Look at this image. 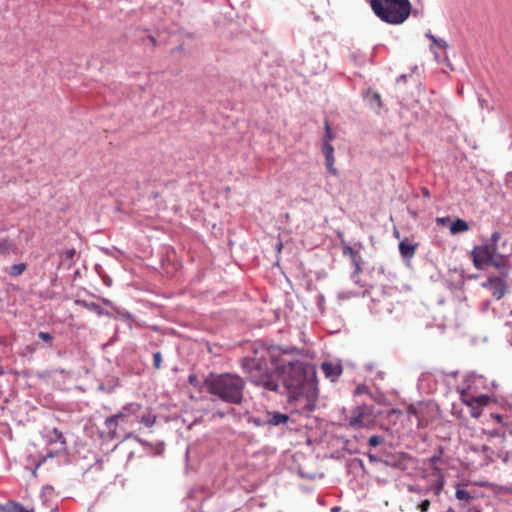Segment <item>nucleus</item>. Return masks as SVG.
Here are the masks:
<instances>
[{
  "label": "nucleus",
  "mask_w": 512,
  "mask_h": 512,
  "mask_svg": "<svg viewBox=\"0 0 512 512\" xmlns=\"http://www.w3.org/2000/svg\"><path fill=\"white\" fill-rule=\"evenodd\" d=\"M242 368L253 384L272 392L279 391V384L274 377V372H277L285 394L313 385L316 373L313 365L302 361L290 351L266 344H256L253 356L242 360Z\"/></svg>",
  "instance_id": "obj_1"
},
{
  "label": "nucleus",
  "mask_w": 512,
  "mask_h": 512,
  "mask_svg": "<svg viewBox=\"0 0 512 512\" xmlns=\"http://www.w3.org/2000/svg\"><path fill=\"white\" fill-rule=\"evenodd\" d=\"M205 385L208 392L226 403L241 404L245 381L236 374L223 373L216 376H210L206 379Z\"/></svg>",
  "instance_id": "obj_2"
},
{
  "label": "nucleus",
  "mask_w": 512,
  "mask_h": 512,
  "mask_svg": "<svg viewBox=\"0 0 512 512\" xmlns=\"http://www.w3.org/2000/svg\"><path fill=\"white\" fill-rule=\"evenodd\" d=\"M370 5L380 20L391 25L404 23L412 8L409 0H370Z\"/></svg>",
  "instance_id": "obj_3"
},
{
  "label": "nucleus",
  "mask_w": 512,
  "mask_h": 512,
  "mask_svg": "<svg viewBox=\"0 0 512 512\" xmlns=\"http://www.w3.org/2000/svg\"><path fill=\"white\" fill-rule=\"evenodd\" d=\"M471 256L477 269L494 266L502 275H507L509 271L508 258L497 252V247L494 243L475 246L471 251Z\"/></svg>",
  "instance_id": "obj_4"
},
{
  "label": "nucleus",
  "mask_w": 512,
  "mask_h": 512,
  "mask_svg": "<svg viewBox=\"0 0 512 512\" xmlns=\"http://www.w3.org/2000/svg\"><path fill=\"white\" fill-rule=\"evenodd\" d=\"M286 395L290 408L298 414L307 415L316 408L318 395L315 384Z\"/></svg>",
  "instance_id": "obj_5"
},
{
  "label": "nucleus",
  "mask_w": 512,
  "mask_h": 512,
  "mask_svg": "<svg viewBox=\"0 0 512 512\" xmlns=\"http://www.w3.org/2000/svg\"><path fill=\"white\" fill-rule=\"evenodd\" d=\"M348 423L355 429L373 428L376 423V414L374 407L369 405H360L351 411L348 417Z\"/></svg>",
  "instance_id": "obj_6"
},
{
  "label": "nucleus",
  "mask_w": 512,
  "mask_h": 512,
  "mask_svg": "<svg viewBox=\"0 0 512 512\" xmlns=\"http://www.w3.org/2000/svg\"><path fill=\"white\" fill-rule=\"evenodd\" d=\"M482 285L489 289L493 297L497 300H500L506 293V285L500 277H490Z\"/></svg>",
  "instance_id": "obj_7"
},
{
  "label": "nucleus",
  "mask_w": 512,
  "mask_h": 512,
  "mask_svg": "<svg viewBox=\"0 0 512 512\" xmlns=\"http://www.w3.org/2000/svg\"><path fill=\"white\" fill-rule=\"evenodd\" d=\"M444 481L442 477L436 478L430 485L421 487L420 485L409 486L408 490L413 493L427 495L433 492L434 495L438 496L443 489Z\"/></svg>",
  "instance_id": "obj_8"
},
{
  "label": "nucleus",
  "mask_w": 512,
  "mask_h": 512,
  "mask_svg": "<svg viewBox=\"0 0 512 512\" xmlns=\"http://www.w3.org/2000/svg\"><path fill=\"white\" fill-rule=\"evenodd\" d=\"M321 369L326 378L332 382L337 380L343 372L342 365L339 362L326 361L321 365Z\"/></svg>",
  "instance_id": "obj_9"
},
{
  "label": "nucleus",
  "mask_w": 512,
  "mask_h": 512,
  "mask_svg": "<svg viewBox=\"0 0 512 512\" xmlns=\"http://www.w3.org/2000/svg\"><path fill=\"white\" fill-rule=\"evenodd\" d=\"M426 409V406L423 404V403H418V404H411L408 408H407V413L409 416H414L416 419H417V426L419 428H423L425 426H427L428 424V421L424 418L423 416V413H424V410Z\"/></svg>",
  "instance_id": "obj_10"
},
{
  "label": "nucleus",
  "mask_w": 512,
  "mask_h": 512,
  "mask_svg": "<svg viewBox=\"0 0 512 512\" xmlns=\"http://www.w3.org/2000/svg\"><path fill=\"white\" fill-rule=\"evenodd\" d=\"M322 153L324 154L325 156V160H326V165H327V168H328V171L333 174V175H336L337 174V169L334 167V162H335V158H334V147L327 141H324L323 142V146H322Z\"/></svg>",
  "instance_id": "obj_11"
},
{
  "label": "nucleus",
  "mask_w": 512,
  "mask_h": 512,
  "mask_svg": "<svg viewBox=\"0 0 512 512\" xmlns=\"http://www.w3.org/2000/svg\"><path fill=\"white\" fill-rule=\"evenodd\" d=\"M123 416V414H114L105 419L104 425L107 429L108 436L111 439H116L119 437L117 428L120 426L119 418Z\"/></svg>",
  "instance_id": "obj_12"
},
{
  "label": "nucleus",
  "mask_w": 512,
  "mask_h": 512,
  "mask_svg": "<svg viewBox=\"0 0 512 512\" xmlns=\"http://www.w3.org/2000/svg\"><path fill=\"white\" fill-rule=\"evenodd\" d=\"M48 442L50 444H57L58 451L64 450L66 447V440L63 433L57 428L52 429L48 434Z\"/></svg>",
  "instance_id": "obj_13"
},
{
  "label": "nucleus",
  "mask_w": 512,
  "mask_h": 512,
  "mask_svg": "<svg viewBox=\"0 0 512 512\" xmlns=\"http://www.w3.org/2000/svg\"><path fill=\"white\" fill-rule=\"evenodd\" d=\"M0 512H34V509L27 508L15 501H9L4 505H0Z\"/></svg>",
  "instance_id": "obj_14"
},
{
  "label": "nucleus",
  "mask_w": 512,
  "mask_h": 512,
  "mask_svg": "<svg viewBox=\"0 0 512 512\" xmlns=\"http://www.w3.org/2000/svg\"><path fill=\"white\" fill-rule=\"evenodd\" d=\"M399 252L402 257L411 259L415 255L416 245L410 243L408 239H405L399 243Z\"/></svg>",
  "instance_id": "obj_15"
},
{
  "label": "nucleus",
  "mask_w": 512,
  "mask_h": 512,
  "mask_svg": "<svg viewBox=\"0 0 512 512\" xmlns=\"http://www.w3.org/2000/svg\"><path fill=\"white\" fill-rule=\"evenodd\" d=\"M343 254L345 256L350 257V259L352 260V263L355 267V274L359 275L361 273L362 269L358 262V258H359L358 251H355L351 246L346 245L343 247Z\"/></svg>",
  "instance_id": "obj_16"
},
{
  "label": "nucleus",
  "mask_w": 512,
  "mask_h": 512,
  "mask_svg": "<svg viewBox=\"0 0 512 512\" xmlns=\"http://www.w3.org/2000/svg\"><path fill=\"white\" fill-rule=\"evenodd\" d=\"M75 303L77 305H80L82 306L83 308L91 311V312H94L96 313L97 315L101 316V315H107V316H110V313L109 312H105L102 307L97 304V303H94V302H87L85 300H76Z\"/></svg>",
  "instance_id": "obj_17"
},
{
  "label": "nucleus",
  "mask_w": 512,
  "mask_h": 512,
  "mask_svg": "<svg viewBox=\"0 0 512 512\" xmlns=\"http://www.w3.org/2000/svg\"><path fill=\"white\" fill-rule=\"evenodd\" d=\"M15 244L9 239L0 240V256H8L16 253Z\"/></svg>",
  "instance_id": "obj_18"
},
{
  "label": "nucleus",
  "mask_w": 512,
  "mask_h": 512,
  "mask_svg": "<svg viewBox=\"0 0 512 512\" xmlns=\"http://www.w3.org/2000/svg\"><path fill=\"white\" fill-rule=\"evenodd\" d=\"M289 420V416L287 414H284V413H280V412H273V413H270V417L268 419V424L272 425V426H278V425H281V424H286Z\"/></svg>",
  "instance_id": "obj_19"
},
{
  "label": "nucleus",
  "mask_w": 512,
  "mask_h": 512,
  "mask_svg": "<svg viewBox=\"0 0 512 512\" xmlns=\"http://www.w3.org/2000/svg\"><path fill=\"white\" fill-rule=\"evenodd\" d=\"M469 230L468 223L463 219H456L450 226L451 234H458Z\"/></svg>",
  "instance_id": "obj_20"
},
{
  "label": "nucleus",
  "mask_w": 512,
  "mask_h": 512,
  "mask_svg": "<svg viewBox=\"0 0 512 512\" xmlns=\"http://www.w3.org/2000/svg\"><path fill=\"white\" fill-rule=\"evenodd\" d=\"M490 402V397L487 395H479L476 397H471L469 400L466 401V404L470 407L477 406V407H484L487 406Z\"/></svg>",
  "instance_id": "obj_21"
},
{
  "label": "nucleus",
  "mask_w": 512,
  "mask_h": 512,
  "mask_svg": "<svg viewBox=\"0 0 512 512\" xmlns=\"http://www.w3.org/2000/svg\"><path fill=\"white\" fill-rule=\"evenodd\" d=\"M141 409L138 403H129L125 405L117 414H125L128 418L136 415Z\"/></svg>",
  "instance_id": "obj_22"
},
{
  "label": "nucleus",
  "mask_w": 512,
  "mask_h": 512,
  "mask_svg": "<svg viewBox=\"0 0 512 512\" xmlns=\"http://www.w3.org/2000/svg\"><path fill=\"white\" fill-rule=\"evenodd\" d=\"M455 497L459 501L469 502L475 497V495L464 488L458 487L455 493Z\"/></svg>",
  "instance_id": "obj_23"
},
{
  "label": "nucleus",
  "mask_w": 512,
  "mask_h": 512,
  "mask_svg": "<svg viewBox=\"0 0 512 512\" xmlns=\"http://www.w3.org/2000/svg\"><path fill=\"white\" fill-rule=\"evenodd\" d=\"M441 454H442V450L439 451V454L437 455H434L430 458L427 459V462L429 464V466L436 472L437 474V478L438 477H441L440 475V470L439 468L437 467V463L440 461L441 459Z\"/></svg>",
  "instance_id": "obj_24"
},
{
  "label": "nucleus",
  "mask_w": 512,
  "mask_h": 512,
  "mask_svg": "<svg viewBox=\"0 0 512 512\" xmlns=\"http://www.w3.org/2000/svg\"><path fill=\"white\" fill-rule=\"evenodd\" d=\"M25 270H26V264H24V263L14 264L10 268V275L14 276V277L20 276Z\"/></svg>",
  "instance_id": "obj_25"
},
{
  "label": "nucleus",
  "mask_w": 512,
  "mask_h": 512,
  "mask_svg": "<svg viewBox=\"0 0 512 512\" xmlns=\"http://www.w3.org/2000/svg\"><path fill=\"white\" fill-rule=\"evenodd\" d=\"M156 417L150 413L141 416L140 422L146 427H152L155 423Z\"/></svg>",
  "instance_id": "obj_26"
},
{
  "label": "nucleus",
  "mask_w": 512,
  "mask_h": 512,
  "mask_svg": "<svg viewBox=\"0 0 512 512\" xmlns=\"http://www.w3.org/2000/svg\"><path fill=\"white\" fill-rule=\"evenodd\" d=\"M427 37L439 48L446 49L447 43L442 39H437L435 36L428 34Z\"/></svg>",
  "instance_id": "obj_27"
},
{
  "label": "nucleus",
  "mask_w": 512,
  "mask_h": 512,
  "mask_svg": "<svg viewBox=\"0 0 512 512\" xmlns=\"http://www.w3.org/2000/svg\"><path fill=\"white\" fill-rule=\"evenodd\" d=\"M382 442H383V438L378 435L371 436L368 441L369 445L372 447H376V446L380 445Z\"/></svg>",
  "instance_id": "obj_28"
},
{
  "label": "nucleus",
  "mask_w": 512,
  "mask_h": 512,
  "mask_svg": "<svg viewBox=\"0 0 512 512\" xmlns=\"http://www.w3.org/2000/svg\"><path fill=\"white\" fill-rule=\"evenodd\" d=\"M325 130H326V135H325L324 141L329 142L330 140H333L334 134H333L331 127L329 125V122L327 120L325 121Z\"/></svg>",
  "instance_id": "obj_29"
},
{
  "label": "nucleus",
  "mask_w": 512,
  "mask_h": 512,
  "mask_svg": "<svg viewBox=\"0 0 512 512\" xmlns=\"http://www.w3.org/2000/svg\"><path fill=\"white\" fill-rule=\"evenodd\" d=\"M161 363H162V355L160 352H156L154 353L153 355V365L156 369H160L161 368Z\"/></svg>",
  "instance_id": "obj_30"
},
{
  "label": "nucleus",
  "mask_w": 512,
  "mask_h": 512,
  "mask_svg": "<svg viewBox=\"0 0 512 512\" xmlns=\"http://www.w3.org/2000/svg\"><path fill=\"white\" fill-rule=\"evenodd\" d=\"M430 500L428 499H425L423 500L419 505H418V509L421 511V512H427L430 508Z\"/></svg>",
  "instance_id": "obj_31"
},
{
  "label": "nucleus",
  "mask_w": 512,
  "mask_h": 512,
  "mask_svg": "<svg viewBox=\"0 0 512 512\" xmlns=\"http://www.w3.org/2000/svg\"><path fill=\"white\" fill-rule=\"evenodd\" d=\"M38 337L41 340L48 342V343L51 342L53 339L52 336L48 332H43V331L39 332Z\"/></svg>",
  "instance_id": "obj_32"
},
{
  "label": "nucleus",
  "mask_w": 512,
  "mask_h": 512,
  "mask_svg": "<svg viewBox=\"0 0 512 512\" xmlns=\"http://www.w3.org/2000/svg\"><path fill=\"white\" fill-rule=\"evenodd\" d=\"M371 100H372L373 102H375V103L378 105V107H381V106H382L381 95H380L379 93L374 92V93L372 94V98H371Z\"/></svg>",
  "instance_id": "obj_33"
},
{
  "label": "nucleus",
  "mask_w": 512,
  "mask_h": 512,
  "mask_svg": "<svg viewBox=\"0 0 512 512\" xmlns=\"http://www.w3.org/2000/svg\"><path fill=\"white\" fill-rule=\"evenodd\" d=\"M481 407H477V406H473L471 407V416L473 418H478L480 417L481 415V410H480Z\"/></svg>",
  "instance_id": "obj_34"
},
{
  "label": "nucleus",
  "mask_w": 512,
  "mask_h": 512,
  "mask_svg": "<svg viewBox=\"0 0 512 512\" xmlns=\"http://www.w3.org/2000/svg\"><path fill=\"white\" fill-rule=\"evenodd\" d=\"M75 253H76L75 249H67L64 252V256H65L66 259L72 260L74 258V256H75Z\"/></svg>",
  "instance_id": "obj_35"
},
{
  "label": "nucleus",
  "mask_w": 512,
  "mask_h": 512,
  "mask_svg": "<svg viewBox=\"0 0 512 512\" xmlns=\"http://www.w3.org/2000/svg\"><path fill=\"white\" fill-rule=\"evenodd\" d=\"M123 415H124L123 417L119 418L120 425L132 423L131 418H128L125 414H123Z\"/></svg>",
  "instance_id": "obj_36"
},
{
  "label": "nucleus",
  "mask_w": 512,
  "mask_h": 512,
  "mask_svg": "<svg viewBox=\"0 0 512 512\" xmlns=\"http://www.w3.org/2000/svg\"><path fill=\"white\" fill-rule=\"evenodd\" d=\"M499 238H500V233L494 232L491 236V243H494L496 245V242Z\"/></svg>",
  "instance_id": "obj_37"
},
{
  "label": "nucleus",
  "mask_w": 512,
  "mask_h": 512,
  "mask_svg": "<svg viewBox=\"0 0 512 512\" xmlns=\"http://www.w3.org/2000/svg\"><path fill=\"white\" fill-rule=\"evenodd\" d=\"M189 383L192 384V385H197L198 383V379L195 375H190L189 376Z\"/></svg>",
  "instance_id": "obj_38"
},
{
  "label": "nucleus",
  "mask_w": 512,
  "mask_h": 512,
  "mask_svg": "<svg viewBox=\"0 0 512 512\" xmlns=\"http://www.w3.org/2000/svg\"><path fill=\"white\" fill-rule=\"evenodd\" d=\"M225 416V413L223 412H220V411H217L216 413H214L213 417H220V418H223Z\"/></svg>",
  "instance_id": "obj_39"
},
{
  "label": "nucleus",
  "mask_w": 512,
  "mask_h": 512,
  "mask_svg": "<svg viewBox=\"0 0 512 512\" xmlns=\"http://www.w3.org/2000/svg\"><path fill=\"white\" fill-rule=\"evenodd\" d=\"M447 512H453L452 510H448ZM467 512H480L479 510L477 509H474V508H470L467 510Z\"/></svg>",
  "instance_id": "obj_40"
},
{
  "label": "nucleus",
  "mask_w": 512,
  "mask_h": 512,
  "mask_svg": "<svg viewBox=\"0 0 512 512\" xmlns=\"http://www.w3.org/2000/svg\"><path fill=\"white\" fill-rule=\"evenodd\" d=\"M102 301H103V303H105L107 305L111 304L110 300H108V299L103 298Z\"/></svg>",
  "instance_id": "obj_41"
},
{
  "label": "nucleus",
  "mask_w": 512,
  "mask_h": 512,
  "mask_svg": "<svg viewBox=\"0 0 512 512\" xmlns=\"http://www.w3.org/2000/svg\"><path fill=\"white\" fill-rule=\"evenodd\" d=\"M423 193H424V195H426V196H428V195H429V192H428V190H427V189H425Z\"/></svg>",
  "instance_id": "obj_42"
},
{
  "label": "nucleus",
  "mask_w": 512,
  "mask_h": 512,
  "mask_svg": "<svg viewBox=\"0 0 512 512\" xmlns=\"http://www.w3.org/2000/svg\"><path fill=\"white\" fill-rule=\"evenodd\" d=\"M150 39H151V42H153L154 44L156 43V40L154 37H150Z\"/></svg>",
  "instance_id": "obj_43"
},
{
  "label": "nucleus",
  "mask_w": 512,
  "mask_h": 512,
  "mask_svg": "<svg viewBox=\"0 0 512 512\" xmlns=\"http://www.w3.org/2000/svg\"><path fill=\"white\" fill-rule=\"evenodd\" d=\"M369 458H370V460H371V461H374V460H375V457H374V456H372V455H370V456H369Z\"/></svg>",
  "instance_id": "obj_44"
},
{
  "label": "nucleus",
  "mask_w": 512,
  "mask_h": 512,
  "mask_svg": "<svg viewBox=\"0 0 512 512\" xmlns=\"http://www.w3.org/2000/svg\"><path fill=\"white\" fill-rule=\"evenodd\" d=\"M444 219L443 218H438V222H443Z\"/></svg>",
  "instance_id": "obj_45"
},
{
  "label": "nucleus",
  "mask_w": 512,
  "mask_h": 512,
  "mask_svg": "<svg viewBox=\"0 0 512 512\" xmlns=\"http://www.w3.org/2000/svg\"><path fill=\"white\" fill-rule=\"evenodd\" d=\"M395 237L399 238V232H395Z\"/></svg>",
  "instance_id": "obj_46"
},
{
  "label": "nucleus",
  "mask_w": 512,
  "mask_h": 512,
  "mask_svg": "<svg viewBox=\"0 0 512 512\" xmlns=\"http://www.w3.org/2000/svg\"><path fill=\"white\" fill-rule=\"evenodd\" d=\"M4 373V371L0 368V375H2Z\"/></svg>",
  "instance_id": "obj_47"
}]
</instances>
